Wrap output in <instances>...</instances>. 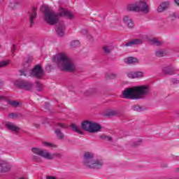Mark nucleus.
<instances>
[{
	"instance_id": "49",
	"label": "nucleus",
	"mask_w": 179,
	"mask_h": 179,
	"mask_svg": "<svg viewBox=\"0 0 179 179\" xmlns=\"http://www.w3.org/2000/svg\"><path fill=\"white\" fill-rule=\"evenodd\" d=\"M0 48H1V45H0Z\"/></svg>"
},
{
	"instance_id": "15",
	"label": "nucleus",
	"mask_w": 179,
	"mask_h": 179,
	"mask_svg": "<svg viewBox=\"0 0 179 179\" xmlns=\"http://www.w3.org/2000/svg\"><path fill=\"white\" fill-rule=\"evenodd\" d=\"M123 22L124 24H127L129 29H132L134 27V21L132 18L128 15H125L123 17Z\"/></svg>"
},
{
	"instance_id": "9",
	"label": "nucleus",
	"mask_w": 179,
	"mask_h": 179,
	"mask_svg": "<svg viewBox=\"0 0 179 179\" xmlns=\"http://www.w3.org/2000/svg\"><path fill=\"white\" fill-rule=\"evenodd\" d=\"M138 13L142 12L143 13H148L149 12V5L146 3V0L137 1Z\"/></svg>"
},
{
	"instance_id": "24",
	"label": "nucleus",
	"mask_w": 179,
	"mask_h": 179,
	"mask_svg": "<svg viewBox=\"0 0 179 179\" xmlns=\"http://www.w3.org/2000/svg\"><path fill=\"white\" fill-rule=\"evenodd\" d=\"M43 145L45 148H51L52 149H55V148H57V145L47 141H43Z\"/></svg>"
},
{
	"instance_id": "33",
	"label": "nucleus",
	"mask_w": 179,
	"mask_h": 179,
	"mask_svg": "<svg viewBox=\"0 0 179 179\" xmlns=\"http://www.w3.org/2000/svg\"><path fill=\"white\" fill-rule=\"evenodd\" d=\"M36 86L38 87V92H41V90H43V85H41V83H37Z\"/></svg>"
},
{
	"instance_id": "5",
	"label": "nucleus",
	"mask_w": 179,
	"mask_h": 179,
	"mask_svg": "<svg viewBox=\"0 0 179 179\" xmlns=\"http://www.w3.org/2000/svg\"><path fill=\"white\" fill-rule=\"evenodd\" d=\"M31 150L34 155L40 156L43 159H46L47 160H54L55 157L57 159H61V157H62V155L58 152L51 153L47 150H43L38 148H33L31 149Z\"/></svg>"
},
{
	"instance_id": "45",
	"label": "nucleus",
	"mask_w": 179,
	"mask_h": 179,
	"mask_svg": "<svg viewBox=\"0 0 179 179\" xmlns=\"http://www.w3.org/2000/svg\"><path fill=\"white\" fill-rule=\"evenodd\" d=\"M175 3L179 6V0H174Z\"/></svg>"
},
{
	"instance_id": "48",
	"label": "nucleus",
	"mask_w": 179,
	"mask_h": 179,
	"mask_svg": "<svg viewBox=\"0 0 179 179\" xmlns=\"http://www.w3.org/2000/svg\"><path fill=\"white\" fill-rule=\"evenodd\" d=\"M2 85V83H1V81H0V86H1Z\"/></svg>"
},
{
	"instance_id": "26",
	"label": "nucleus",
	"mask_w": 179,
	"mask_h": 179,
	"mask_svg": "<svg viewBox=\"0 0 179 179\" xmlns=\"http://www.w3.org/2000/svg\"><path fill=\"white\" fill-rule=\"evenodd\" d=\"M136 79H142L145 77V73L143 71H134Z\"/></svg>"
},
{
	"instance_id": "29",
	"label": "nucleus",
	"mask_w": 179,
	"mask_h": 179,
	"mask_svg": "<svg viewBox=\"0 0 179 179\" xmlns=\"http://www.w3.org/2000/svg\"><path fill=\"white\" fill-rule=\"evenodd\" d=\"M17 117H19L17 113H11L8 114V118H10V120H16Z\"/></svg>"
},
{
	"instance_id": "17",
	"label": "nucleus",
	"mask_w": 179,
	"mask_h": 179,
	"mask_svg": "<svg viewBox=\"0 0 179 179\" xmlns=\"http://www.w3.org/2000/svg\"><path fill=\"white\" fill-rule=\"evenodd\" d=\"M124 62L129 65H135V64L139 63V60L136 57H130L124 59Z\"/></svg>"
},
{
	"instance_id": "18",
	"label": "nucleus",
	"mask_w": 179,
	"mask_h": 179,
	"mask_svg": "<svg viewBox=\"0 0 179 179\" xmlns=\"http://www.w3.org/2000/svg\"><path fill=\"white\" fill-rule=\"evenodd\" d=\"M37 8L34 7L31 11V13L30 14L29 16V22L31 25L33 24L34 19H36V16H37Z\"/></svg>"
},
{
	"instance_id": "10",
	"label": "nucleus",
	"mask_w": 179,
	"mask_h": 179,
	"mask_svg": "<svg viewBox=\"0 0 179 179\" xmlns=\"http://www.w3.org/2000/svg\"><path fill=\"white\" fill-rule=\"evenodd\" d=\"M65 24L64 22H58L56 27V33L59 37H64L65 36Z\"/></svg>"
},
{
	"instance_id": "37",
	"label": "nucleus",
	"mask_w": 179,
	"mask_h": 179,
	"mask_svg": "<svg viewBox=\"0 0 179 179\" xmlns=\"http://www.w3.org/2000/svg\"><path fill=\"white\" fill-rule=\"evenodd\" d=\"M152 41L154 44H156L157 45H159L160 44V42H159V40L156 38L152 39Z\"/></svg>"
},
{
	"instance_id": "39",
	"label": "nucleus",
	"mask_w": 179,
	"mask_h": 179,
	"mask_svg": "<svg viewBox=\"0 0 179 179\" xmlns=\"http://www.w3.org/2000/svg\"><path fill=\"white\" fill-rule=\"evenodd\" d=\"M106 141H108V142H111L113 141V138H111V136H106Z\"/></svg>"
},
{
	"instance_id": "23",
	"label": "nucleus",
	"mask_w": 179,
	"mask_h": 179,
	"mask_svg": "<svg viewBox=\"0 0 179 179\" xmlns=\"http://www.w3.org/2000/svg\"><path fill=\"white\" fill-rule=\"evenodd\" d=\"M70 47L71 48H77V47H80V42L78 40L73 41L70 43Z\"/></svg>"
},
{
	"instance_id": "36",
	"label": "nucleus",
	"mask_w": 179,
	"mask_h": 179,
	"mask_svg": "<svg viewBox=\"0 0 179 179\" xmlns=\"http://www.w3.org/2000/svg\"><path fill=\"white\" fill-rule=\"evenodd\" d=\"M169 18L174 20L175 19H177V15L173 13L172 15H169Z\"/></svg>"
},
{
	"instance_id": "3",
	"label": "nucleus",
	"mask_w": 179,
	"mask_h": 179,
	"mask_svg": "<svg viewBox=\"0 0 179 179\" xmlns=\"http://www.w3.org/2000/svg\"><path fill=\"white\" fill-rule=\"evenodd\" d=\"M53 61L57 63L58 68L60 71L65 72H75L76 71V66L72 60L64 53H59L56 55Z\"/></svg>"
},
{
	"instance_id": "21",
	"label": "nucleus",
	"mask_w": 179,
	"mask_h": 179,
	"mask_svg": "<svg viewBox=\"0 0 179 179\" xmlns=\"http://www.w3.org/2000/svg\"><path fill=\"white\" fill-rule=\"evenodd\" d=\"M71 127L74 132H77V134H79L80 135H82L83 134V131H82L80 127H78L76 124H71Z\"/></svg>"
},
{
	"instance_id": "47",
	"label": "nucleus",
	"mask_w": 179,
	"mask_h": 179,
	"mask_svg": "<svg viewBox=\"0 0 179 179\" xmlns=\"http://www.w3.org/2000/svg\"><path fill=\"white\" fill-rule=\"evenodd\" d=\"M35 127H36V128H38V127H40V124H36Z\"/></svg>"
},
{
	"instance_id": "25",
	"label": "nucleus",
	"mask_w": 179,
	"mask_h": 179,
	"mask_svg": "<svg viewBox=\"0 0 179 179\" xmlns=\"http://www.w3.org/2000/svg\"><path fill=\"white\" fill-rule=\"evenodd\" d=\"M166 54H167V52H166V50H157L155 52V55L157 57H164V55H166Z\"/></svg>"
},
{
	"instance_id": "32",
	"label": "nucleus",
	"mask_w": 179,
	"mask_h": 179,
	"mask_svg": "<svg viewBox=\"0 0 179 179\" xmlns=\"http://www.w3.org/2000/svg\"><path fill=\"white\" fill-rule=\"evenodd\" d=\"M33 160H34V162H37L38 163H40V162H41V158L38 156H36L34 155L32 157Z\"/></svg>"
},
{
	"instance_id": "7",
	"label": "nucleus",
	"mask_w": 179,
	"mask_h": 179,
	"mask_svg": "<svg viewBox=\"0 0 179 179\" xmlns=\"http://www.w3.org/2000/svg\"><path fill=\"white\" fill-rule=\"evenodd\" d=\"M81 127L84 131L90 132V134H94L99 132L101 129V126L96 122L85 120L81 124Z\"/></svg>"
},
{
	"instance_id": "46",
	"label": "nucleus",
	"mask_w": 179,
	"mask_h": 179,
	"mask_svg": "<svg viewBox=\"0 0 179 179\" xmlns=\"http://www.w3.org/2000/svg\"><path fill=\"white\" fill-rule=\"evenodd\" d=\"M112 77H110V79H114L115 76H117L115 74H110Z\"/></svg>"
},
{
	"instance_id": "19",
	"label": "nucleus",
	"mask_w": 179,
	"mask_h": 179,
	"mask_svg": "<svg viewBox=\"0 0 179 179\" xmlns=\"http://www.w3.org/2000/svg\"><path fill=\"white\" fill-rule=\"evenodd\" d=\"M117 114L118 110L109 109L105 112L104 115H106V117H114V115H117Z\"/></svg>"
},
{
	"instance_id": "27",
	"label": "nucleus",
	"mask_w": 179,
	"mask_h": 179,
	"mask_svg": "<svg viewBox=\"0 0 179 179\" xmlns=\"http://www.w3.org/2000/svg\"><path fill=\"white\" fill-rule=\"evenodd\" d=\"M55 133L56 134L58 139H64V134H63L62 131H61V129H56L55 130Z\"/></svg>"
},
{
	"instance_id": "30",
	"label": "nucleus",
	"mask_w": 179,
	"mask_h": 179,
	"mask_svg": "<svg viewBox=\"0 0 179 179\" xmlns=\"http://www.w3.org/2000/svg\"><path fill=\"white\" fill-rule=\"evenodd\" d=\"M127 76H128L130 79H136L135 71H128Z\"/></svg>"
},
{
	"instance_id": "1",
	"label": "nucleus",
	"mask_w": 179,
	"mask_h": 179,
	"mask_svg": "<svg viewBox=\"0 0 179 179\" xmlns=\"http://www.w3.org/2000/svg\"><path fill=\"white\" fill-rule=\"evenodd\" d=\"M152 92V88L148 85L135 86L127 88L122 92L123 99L129 100H141L148 97Z\"/></svg>"
},
{
	"instance_id": "22",
	"label": "nucleus",
	"mask_w": 179,
	"mask_h": 179,
	"mask_svg": "<svg viewBox=\"0 0 179 179\" xmlns=\"http://www.w3.org/2000/svg\"><path fill=\"white\" fill-rule=\"evenodd\" d=\"M163 73H165V75H171L173 72V68L171 67H164L162 69Z\"/></svg>"
},
{
	"instance_id": "2",
	"label": "nucleus",
	"mask_w": 179,
	"mask_h": 179,
	"mask_svg": "<svg viewBox=\"0 0 179 179\" xmlns=\"http://www.w3.org/2000/svg\"><path fill=\"white\" fill-rule=\"evenodd\" d=\"M41 9H44V21L51 26H54V24H57L59 22V16H66L69 19H72L73 17V15L71 12L64 8H60L59 14L45 6H42Z\"/></svg>"
},
{
	"instance_id": "43",
	"label": "nucleus",
	"mask_w": 179,
	"mask_h": 179,
	"mask_svg": "<svg viewBox=\"0 0 179 179\" xmlns=\"http://www.w3.org/2000/svg\"><path fill=\"white\" fill-rule=\"evenodd\" d=\"M172 82H173V83H179V80L177 79H173Z\"/></svg>"
},
{
	"instance_id": "14",
	"label": "nucleus",
	"mask_w": 179,
	"mask_h": 179,
	"mask_svg": "<svg viewBox=\"0 0 179 179\" xmlns=\"http://www.w3.org/2000/svg\"><path fill=\"white\" fill-rule=\"evenodd\" d=\"M126 9L129 12H137L138 13V1L127 4L126 6Z\"/></svg>"
},
{
	"instance_id": "11",
	"label": "nucleus",
	"mask_w": 179,
	"mask_h": 179,
	"mask_svg": "<svg viewBox=\"0 0 179 179\" xmlns=\"http://www.w3.org/2000/svg\"><path fill=\"white\" fill-rule=\"evenodd\" d=\"M10 169H12L10 164L0 159V173H8Z\"/></svg>"
},
{
	"instance_id": "8",
	"label": "nucleus",
	"mask_w": 179,
	"mask_h": 179,
	"mask_svg": "<svg viewBox=\"0 0 179 179\" xmlns=\"http://www.w3.org/2000/svg\"><path fill=\"white\" fill-rule=\"evenodd\" d=\"M14 85L20 87V89H24V90H31V89H33V84L29 81L17 80Z\"/></svg>"
},
{
	"instance_id": "42",
	"label": "nucleus",
	"mask_w": 179,
	"mask_h": 179,
	"mask_svg": "<svg viewBox=\"0 0 179 179\" xmlns=\"http://www.w3.org/2000/svg\"><path fill=\"white\" fill-rule=\"evenodd\" d=\"M46 179H57V178H55V176H47Z\"/></svg>"
},
{
	"instance_id": "31",
	"label": "nucleus",
	"mask_w": 179,
	"mask_h": 179,
	"mask_svg": "<svg viewBox=\"0 0 179 179\" xmlns=\"http://www.w3.org/2000/svg\"><path fill=\"white\" fill-rule=\"evenodd\" d=\"M8 64H9V61L0 62V68H3L5 66H7Z\"/></svg>"
},
{
	"instance_id": "34",
	"label": "nucleus",
	"mask_w": 179,
	"mask_h": 179,
	"mask_svg": "<svg viewBox=\"0 0 179 179\" xmlns=\"http://www.w3.org/2000/svg\"><path fill=\"white\" fill-rule=\"evenodd\" d=\"M133 110L134 111H141V106H138V105H135L133 106Z\"/></svg>"
},
{
	"instance_id": "38",
	"label": "nucleus",
	"mask_w": 179,
	"mask_h": 179,
	"mask_svg": "<svg viewBox=\"0 0 179 179\" xmlns=\"http://www.w3.org/2000/svg\"><path fill=\"white\" fill-rule=\"evenodd\" d=\"M16 50V45H13L11 48V52L13 54V57L15 55L14 52Z\"/></svg>"
},
{
	"instance_id": "13",
	"label": "nucleus",
	"mask_w": 179,
	"mask_h": 179,
	"mask_svg": "<svg viewBox=\"0 0 179 179\" xmlns=\"http://www.w3.org/2000/svg\"><path fill=\"white\" fill-rule=\"evenodd\" d=\"M170 8V2L169 1H164L162 2L157 8V12L159 13H162L164 12V10H167Z\"/></svg>"
},
{
	"instance_id": "35",
	"label": "nucleus",
	"mask_w": 179,
	"mask_h": 179,
	"mask_svg": "<svg viewBox=\"0 0 179 179\" xmlns=\"http://www.w3.org/2000/svg\"><path fill=\"white\" fill-rule=\"evenodd\" d=\"M142 140H138L137 141L134 142L133 144V146H139V145H141Z\"/></svg>"
},
{
	"instance_id": "40",
	"label": "nucleus",
	"mask_w": 179,
	"mask_h": 179,
	"mask_svg": "<svg viewBox=\"0 0 179 179\" xmlns=\"http://www.w3.org/2000/svg\"><path fill=\"white\" fill-rule=\"evenodd\" d=\"M99 138H100L101 139H103V141H106V138H107V136L103 134V135H101V136H99Z\"/></svg>"
},
{
	"instance_id": "20",
	"label": "nucleus",
	"mask_w": 179,
	"mask_h": 179,
	"mask_svg": "<svg viewBox=\"0 0 179 179\" xmlns=\"http://www.w3.org/2000/svg\"><path fill=\"white\" fill-rule=\"evenodd\" d=\"M103 50L106 54H110V52L114 50V46H113V45H105L103 46Z\"/></svg>"
},
{
	"instance_id": "16",
	"label": "nucleus",
	"mask_w": 179,
	"mask_h": 179,
	"mask_svg": "<svg viewBox=\"0 0 179 179\" xmlns=\"http://www.w3.org/2000/svg\"><path fill=\"white\" fill-rule=\"evenodd\" d=\"M6 128H8V129H10V131H13V132H17V131L20 129L19 127L15 125V124L10 122H6Z\"/></svg>"
},
{
	"instance_id": "44",
	"label": "nucleus",
	"mask_w": 179,
	"mask_h": 179,
	"mask_svg": "<svg viewBox=\"0 0 179 179\" xmlns=\"http://www.w3.org/2000/svg\"><path fill=\"white\" fill-rule=\"evenodd\" d=\"M0 100H1V101H2V100H6V97L0 95Z\"/></svg>"
},
{
	"instance_id": "4",
	"label": "nucleus",
	"mask_w": 179,
	"mask_h": 179,
	"mask_svg": "<svg viewBox=\"0 0 179 179\" xmlns=\"http://www.w3.org/2000/svg\"><path fill=\"white\" fill-rule=\"evenodd\" d=\"M83 166L90 170H100L104 166V160L94 158L93 152H87L84 154Z\"/></svg>"
},
{
	"instance_id": "6",
	"label": "nucleus",
	"mask_w": 179,
	"mask_h": 179,
	"mask_svg": "<svg viewBox=\"0 0 179 179\" xmlns=\"http://www.w3.org/2000/svg\"><path fill=\"white\" fill-rule=\"evenodd\" d=\"M21 76H34V78H37L38 79H41L44 76V70L41 68L40 64L35 66V67L31 71L29 69H24L20 71Z\"/></svg>"
},
{
	"instance_id": "12",
	"label": "nucleus",
	"mask_w": 179,
	"mask_h": 179,
	"mask_svg": "<svg viewBox=\"0 0 179 179\" xmlns=\"http://www.w3.org/2000/svg\"><path fill=\"white\" fill-rule=\"evenodd\" d=\"M143 43V38H135L125 43V47H134V45H139Z\"/></svg>"
},
{
	"instance_id": "28",
	"label": "nucleus",
	"mask_w": 179,
	"mask_h": 179,
	"mask_svg": "<svg viewBox=\"0 0 179 179\" xmlns=\"http://www.w3.org/2000/svg\"><path fill=\"white\" fill-rule=\"evenodd\" d=\"M8 103L12 107H19L20 106V102L17 101H8Z\"/></svg>"
},
{
	"instance_id": "41",
	"label": "nucleus",
	"mask_w": 179,
	"mask_h": 179,
	"mask_svg": "<svg viewBox=\"0 0 179 179\" xmlns=\"http://www.w3.org/2000/svg\"><path fill=\"white\" fill-rule=\"evenodd\" d=\"M57 127H59L60 128H65V124L62 123H58Z\"/></svg>"
}]
</instances>
